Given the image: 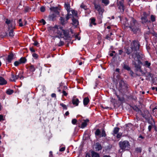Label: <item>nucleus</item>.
Listing matches in <instances>:
<instances>
[{
  "label": "nucleus",
  "mask_w": 157,
  "mask_h": 157,
  "mask_svg": "<svg viewBox=\"0 0 157 157\" xmlns=\"http://www.w3.org/2000/svg\"><path fill=\"white\" fill-rule=\"evenodd\" d=\"M59 28L58 26L56 25L52 29L59 35L58 36H55L54 38L58 37L60 39V38H63L64 39L67 40L70 37L68 30H63L61 27Z\"/></svg>",
  "instance_id": "f257e3e1"
},
{
  "label": "nucleus",
  "mask_w": 157,
  "mask_h": 157,
  "mask_svg": "<svg viewBox=\"0 0 157 157\" xmlns=\"http://www.w3.org/2000/svg\"><path fill=\"white\" fill-rule=\"evenodd\" d=\"M132 57L134 59V60L132 61V63L134 65L135 67L137 69V71H139L140 74H136L137 76H140L141 75H144L145 74L143 71L141 69L140 66L142 63L140 60V56L138 54L136 53L132 55Z\"/></svg>",
  "instance_id": "f03ea898"
},
{
  "label": "nucleus",
  "mask_w": 157,
  "mask_h": 157,
  "mask_svg": "<svg viewBox=\"0 0 157 157\" xmlns=\"http://www.w3.org/2000/svg\"><path fill=\"white\" fill-rule=\"evenodd\" d=\"M140 26L138 22L133 18H132L129 27L134 33H136L140 31Z\"/></svg>",
  "instance_id": "7ed1b4c3"
},
{
  "label": "nucleus",
  "mask_w": 157,
  "mask_h": 157,
  "mask_svg": "<svg viewBox=\"0 0 157 157\" xmlns=\"http://www.w3.org/2000/svg\"><path fill=\"white\" fill-rule=\"evenodd\" d=\"M119 147L122 151H124L128 150L130 148V145L129 142L127 140L121 141L119 143Z\"/></svg>",
  "instance_id": "20e7f679"
},
{
  "label": "nucleus",
  "mask_w": 157,
  "mask_h": 157,
  "mask_svg": "<svg viewBox=\"0 0 157 157\" xmlns=\"http://www.w3.org/2000/svg\"><path fill=\"white\" fill-rule=\"evenodd\" d=\"M140 46V45L138 41L134 40L132 42L131 44V47L132 51L134 52L132 55L136 53L140 55V54L136 52L139 50Z\"/></svg>",
  "instance_id": "39448f33"
},
{
  "label": "nucleus",
  "mask_w": 157,
  "mask_h": 157,
  "mask_svg": "<svg viewBox=\"0 0 157 157\" xmlns=\"http://www.w3.org/2000/svg\"><path fill=\"white\" fill-rule=\"evenodd\" d=\"M119 89L120 91L121 92H124L127 89L126 85L122 80H121L119 82Z\"/></svg>",
  "instance_id": "423d86ee"
},
{
  "label": "nucleus",
  "mask_w": 157,
  "mask_h": 157,
  "mask_svg": "<svg viewBox=\"0 0 157 157\" xmlns=\"http://www.w3.org/2000/svg\"><path fill=\"white\" fill-rule=\"evenodd\" d=\"M94 5L95 9L97 10L99 14H101L104 11L103 9L101 7L99 4L95 3Z\"/></svg>",
  "instance_id": "0eeeda50"
},
{
  "label": "nucleus",
  "mask_w": 157,
  "mask_h": 157,
  "mask_svg": "<svg viewBox=\"0 0 157 157\" xmlns=\"http://www.w3.org/2000/svg\"><path fill=\"white\" fill-rule=\"evenodd\" d=\"M13 56L14 55L13 53H10L8 56L6 60V64L11 63L13 59Z\"/></svg>",
  "instance_id": "6e6552de"
},
{
  "label": "nucleus",
  "mask_w": 157,
  "mask_h": 157,
  "mask_svg": "<svg viewBox=\"0 0 157 157\" xmlns=\"http://www.w3.org/2000/svg\"><path fill=\"white\" fill-rule=\"evenodd\" d=\"M6 23L8 25L9 29H13L14 28V26H12V25L14 24L13 22L12 21H11L8 19H6Z\"/></svg>",
  "instance_id": "1a4fd4ad"
},
{
  "label": "nucleus",
  "mask_w": 157,
  "mask_h": 157,
  "mask_svg": "<svg viewBox=\"0 0 157 157\" xmlns=\"http://www.w3.org/2000/svg\"><path fill=\"white\" fill-rule=\"evenodd\" d=\"M118 8L121 12L124 11V6L122 1H119L118 3Z\"/></svg>",
  "instance_id": "9d476101"
},
{
  "label": "nucleus",
  "mask_w": 157,
  "mask_h": 157,
  "mask_svg": "<svg viewBox=\"0 0 157 157\" xmlns=\"http://www.w3.org/2000/svg\"><path fill=\"white\" fill-rule=\"evenodd\" d=\"M72 102L73 105L77 106L78 105L79 101L78 98L74 97L72 98Z\"/></svg>",
  "instance_id": "9b49d317"
},
{
  "label": "nucleus",
  "mask_w": 157,
  "mask_h": 157,
  "mask_svg": "<svg viewBox=\"0 0 157 157\" xmlns=\"http://www.w3.org/2000/svg\"><path fill=\"white\" fill-rule=\"evenodd\" d=\"M125 129L127 131H130L132 130L133 128V125L131 123L126 124Z\"/></svg>",
  "instance_id": "f8f14e48"
},
{
  "label": "nucleus",
  "mask_w": 157,
  "mask_h": 157,
  "mask_svg": "<svg viewBox=\"0 0 157 157\" xmlns=\"http://www.w3.org/2000/svg\"><path fill=\"white\" fill-rule=\"evenodd\" d=\"M141 19L142 23H145L147 22L148 20L146 16V13H144V16L142 17Z\"/></svg>",
  "instance_id": "ddd939ff"
},
{
  "label": "nucleus",
  "mask_w": 157,
  "mask_h": 157,
  "mask_svg": "<svg viewBox=\"0 0 157 157\" xmlns=\"http://www.w3.org/2000/svg\"><path fill=\"white\" fill-rule=\"evenodd\" d=\"M7 82L4 78L0 76V85H3L7 84Z\"/></svg>",
  "instance_id": "4468645a"
},
{
  "label": "nucleus",
  "mask_w": 157,
  "mask_h": 157,
  "mask_svg": "<svg viewBox=\"0 0 157 157\" xmlns=\"http://www.w3.org/2000/svg\"><path fill=\"white\" fill-rule=\"evenodd\" d=\"M19 74L14 75L13 74H12L11 75V81L15 82L17 79L19 78Z\"/></svg>",
  "instance_id": "2eb2a0df"
},
{
  "label": "nucleus",
  "mask_w": 157,
  "mask_h": 157,
  "mask_svg": "<svg viewBox=\"0 0 157 157\" xmlns=\"http://www.w3.org/2000/svg\"><path fill=\"white\" fill-rule=\"evenodd\" d=\"M89 121V120L88 119H86L84 121V122H82L81 126V128H83L86 127L87 125V122Z\"/></svg>",
  "instance_id": "dca6fc26"
},
{
  "label": "nucleus",
  "mask_w": 157,
  "mask_h": 157,
  "mask_svg": "<svg viewBox=\"0 0 157 157\" xmlns=\"http://www.w3.org/2000/svg\"><path fill=\"white\" fill-rule=\"evenodd\" d=\"M72 24L73 25L75 26V27H77L78 25V21L76 19L73 18L72 19Z\"/></svg>",
  "instance_id": "f3484780"
},
{
  "label": "nucleus",
  "mask_w": 157,
  "mask_h": 157,
  "mask_svg": "<svg viewBox=\"0 0 157 157\" xmlns=\"http://www.w3.org/2000/svg\"><path fill=\"white\" fill-rule=\"evenodd\" d=\"M95 148L96 151H99L101 149L102 147L101 145L98 143H96Z\"/></svg>",
  "instance_id": "a211bd4d"
},
{
  "label": "nucleus",
  "mask_w": 157,
  "mask_h": 157,
  "mask_svg": "<svg viewBox=\"0 0 157 157\" xmlns=\"http://www.w3.org/2000/svg\"><path fill=\"white\" fill-rule=\"evenodd\" d=\"M89 102V99L88 97H86L83 100V103L84 105L86 106L87 105Z\"/></svg>",
  "instance_id": "6ab92c4d"
},
{
  "label": "nucleus",
  "mask_w": 157,
  "mask_h": 157,
  "mask_svg": "<svg viewBox=\"0 0 157 157\" xmlns=\"http://www.w3.org/2000/svg\"><path fill=\"white\" fill-rule=\"evenodd\" d=\"M19 60L21 63L22 64L25 63L27 61V59L25 57H22L19 59Z\"/></svg>",
  "instance_id": "aec40b11"
},
{
  "label": "nucleus",
  "mask_w": 157,
  "mask_h": 157,
  "mask_svg": "<svg viewBox=\"0 0 157 157\" xmlns=\"http://www.w3.org/2000/svg\"><path fill=\"white\" fill-rule=\"evenodd\" d=\"M56 17L55 14L52 13L50 14L48 16V19L49 21H53Z\"/></svg>",
  "instance_id": "412c9836"
},
{
  "label": "nucleus",
  "mask_w": 157,
  "mask_h": 157,
  "mask_svg": "<svg viewBox=\"0 0 157 157\" xmlns=\"http://www.w3.org/2000/svg\"><path fill=\"white\" fill-rule=\"evenodd\" d=\"M60 20L61 21V23L62 25H64L65 23H67V21L66 20H65V18H63L62 17H60Z\"/></svg>",
  "instance_id": "4be33fe9"
},
{
  "label": "nucleus",
  "mask_w": 157,
  "mask_h": 157,
  "mask_svg": "<svg viewBox=\"0 0 157 157\" xmlns=\"http://www.w3.org/2000/svg\"><path fill=\"white\" fill-rule=\"evenodd\" d=\"M64 6L67 12H70V6L69 4L68 3H65Z\"/></svg>",
  "instance_id": "5701e85b"
},
{
  "label": "nucleus",
  "mask_w": 157,
  "mask_h": 157,
  "mask_svg": "<svg viewBox=\"0 0 157 157\" xmlns=\"http://www.w3.org/2000/svg\"><path fill=\"white\" fill-rule=\"evenodd\" d=\"M29 69L30 71L34 72L35 70L36 69L34 66L31 65L29 67Z\"/></svg>",
  "instance_id": "b1692460"
},
{
  "label": "nucleus",
  "mask_w": 157,
  "mask_h": 157,
  "mask_svg": "<svg viewBox=\"0 0 157 157\" xmlns=\"http://www.w3.org/2000/svg\"><path fill=\"white\" fill-rule=\"evenodd\" d=\"M91 153L92 157H99V154L94 151H92Z\"/></svg>",
  "instance_id": "393cba45"
},
{
  "label": "nucleus",
  "mask_w": 157,
  "mask_h": 157,
  "mask_svg": "<svg viewBox=\"0 0 157 157\" xmlns=\"http://www.w3.org/2000/svg\"><path fill=\"white\" fill-rule=\"evenodd\" d=\"M119 128L118 127H116L114 128L113 131V134L114 135L117 133L119 132Z\"/></svg>",
  "instance_id": "a878e982"
},
{
  "label": "nucleus",
  "mask_w": 157,
  "mask_h": 157,
  "mask_svg": "<svg viewBox=\"0 0 157 157\" xmlns=\"http://www.w3.org/2000/svg\"><path fill=\"white\" fill-rule=\"evenodd\" d=\"M101 2L105 6H107L109 3V0H101Z\"/></svg>",
  "instance_id": "bb28decb"
},
{
  "label": "nucleus",
  "mask_w": 157,
  "mask_h": 157,
  "mask_svg": "<svg viewBox=\"0 0 157 157\" xmlns=\"http://www.w3.org/2000/svg\"><path fill=\"white\" fill-rule=\"evenodd\" d=\"M90 20L91 21L90 24H92L94 25H96V23L95 22V19L94 18H91L90 19ZM90 26H92L91 24H90Z\"/></svg>",
  "instance_id": "cd10ccee"
},
{
  "label": "nucleus",
  "mask_w": 157,
  "mask_h": 157,
  "mask_svg": "<svg viewBox=\"0 0 157 157\" xmlns=\"http://www.w3.org/2000/svg\"><path fill=\"white\" fill-rule=\"evenodd\" d=\"M13 92V90L10 89L7 90L6 91V94L8 95H11L12 94Z\"/></svg>",
  "instance_id": "c85d7f7f"
},
{
  "label": "nucleus",
  "mask_w": 157,
  "mask_h": 157,
  "mask_svg": "<svg viewBox=\"0 0 157 157\" xmlns=\"http://www.w3.org/2000/svg\"><path fill=\"white\" fill-rule=\"evenodd\" d=\"M100 133L101 131L100 130L98 129H97L95 132V135L96 136H99L100 134Z\"/></svg>",
  "instance_id": "c756f323"
},
{
  "label": "nucleus",
  "mask_w": 157,
  "mask_h": 157,
  "mask_svg": "<svg viewBox=\"0 0 157 157\" xmlns=\"http://www.w3.org/2000/svg\"><path fill=\"white\" fill-rule=\"evenodd\" d=\"M106 136V134L104 130H103L102 131L101 134L100 135V137H105Z\"/></svg>",
  "instance_id": "7c9ffc66"
},
{
  "label": "nucleus",
  "mask_w": 157,
  "mask_h": 157,
  "mask_svg": "<svg viewBox=\"0 0 157 157\" xmlns=\"http://www.w3.org/2000/svg\"><path fill=\"white\" fill-rule=\"evenodd\" d=\"M9 36L12 37L14 36V35L13 33V29L10 30L9 32Z\"/></svg>",
  "instance_id": "2f4dec72"
},
{
  "label": "nucleus",
  "mask_w": 157,
  "mask_h": 157,
  "mask_svg": "<svg viewBox=\"0 0 157 157\" xmlns=\"http://www.w3.org/2000/svg\"><path fill=\"white\" fill-rule=\"evenodd\" d=\"M63 85V84L62 83H61L60 84V89H63V90H66L67 89V88L66 86H63V87H62V86Z\"/></svg>",
  "instance_id": "473e14b6"
},
{
  "label": "nucleus",
  "mask_w": 157,
  "mask_h": 157,
  "mask_svg": "<svg viewBox=\"0 0 157 157\" xmlns=\"http://www.w3.org/2000/svg\"><path fill=\"white\" fill-rule=\"evenodd\" d=\"M21 64L20 62V61L19 60L17 61H15L14 63V65L16 66H18L19 64Z\"/></svg>",
  "instance_id": "72a5a7b5"
},
{
  "label": "nucleus",
  "mask_w": 157,
  "mask_h": 157,
  "mask_svg": "<svg viewBox=\"0 0 157 157\" xmlns=\"http://www.w3.org/2000/svg\"><path fill=\"white\" fill-rule=\"evenodd\" d=\"M71 13L74 16L76 17L77 16V13L76 11L74 10H71Z\"/></svg>",
  "instance_id": "f704fd0d"
},
{
  "label": "nucleus",
  "mask_w": 157,
  "mask_h": 157,
  "mask_svg": "<svg viewBox=\"0 0 157 157\" xmlns=\"http://www.w3.org/2000/svg\"><path fill=\"white\" fill-rule=\"evenodd\" d=\"M145 65L147 67H149L151 65V63L148 62L147 61H146L145 62Z\"/></svg>",
  "instance_id": "c9c22d12"
},
{
  "label": "nucleus",
  "mask_w": 157,
  "mask_h": 157,
  "mask_svg": "<svg viewBox=\"0 0 157 157\" xmlns=\"http://www.w3.org/2000/svg\"><path fill=\"white\" fill-rule=\"evenodd\" d=\"M80 7L81 8L83 9L84 10H86L87 9V7L83 3H82L80 5Z\"/></svg>",
  "instance_id": "e433bc0d"
},
{
  "label": "nucleus",
  "mask_w": 157,
  "mask_h": 157,
  "mask_svg": "<svg viewBox=\"0 0 157 157\" xmlns=\"http://www.w3.org/2000/svg\"><path fill=\"white\" fill-rule=\"evenodd\" d=\"M60 105L63 108V109H67V106L64 104L62 103L60 104Z\"/></svg>",
  "instance_id": "4c0bfd02"
},
{
  "label": "nucleus",
  "mask_w": 157,
  "mask_h": 157,
  "mask_svg": "<svg viewBox=\"0 0 157 157\" xmlns=\"http://www.w3.org/2000/svg\"><path fill=\"white\" fill-rule=\"evenodd\" d=\"M59 43H58L57 44L59 46H60L63 45L64 44L63 42V41H62L61 40H60V39L59 38Z\"/></svg>",
  "instance_id": "58836bf2"
},
{
  "label": "nucleus",
  "mask_w": 157,
  "mask_h": 157,
  "mask_svg": "<svg viewBox=\"0 0 157 157\" xmlns=\"http://www.w3.org/2000/svg\"><path fill=\"white\" fill-rule=\"evenodd\" d=\"M124 68L126 69L127 70L129 71L130 70V68L128 66L126 65V64H124L123 67Z\"/></svg>",
  "instance_id": "ea45409f"
},
{
  "label": "nucleus",
  "mask_w": 157,
  "mask_h": 157,
  "mask_svg": "<svg viewBox=\"0 0 157 157\" xmlns=\"http://www.w3.org/2000/svg\"><path fill=\"white\" fill-rule=\"evenodd\" d=\"M32 56L35 59H37L38 57V55L35 53H33L32 54Z\"/></svg>",
  "instance_id": "a19ab883"
},
{
  "label": "nucleus",
  "mask_w": 157,
  "mask_h": 157,
  "mask_svg": "<svg viewBox=\"0 0 157 157\" xmlns=\"http://www.w3.org/2000/svg\"><path fill=\"white\" fill-rule=\"evenodd\" d=\"M21 19H20L19 20V25L20 26L22 27L23 26V25L22 23V21H21Z\"/></svg>",
  "instance_id": "79ce46f5"
},
{
  "label": "nucleus",
  "mask_w": 157,
  "mask_h": 157,
  "mask_svg": "<svg viewBox=\"0 0 157 157\" xmlns=\"http://www.w3.org/2000/svg\"><path fill=\"white\" fill-rule=\"evenodd\" d=\"M136 151L138 152H141V148L140 147L136 148Z\"/></svg>",
  "instance_id": "37998d69"
},
{
  "label": "nucleus",
  "mask_w": 157,
  "mask_h": 157,
  "mask_svg": "<svg viewBox=\"0 0 157 157\" xmlns=\"http://www.w3.org/2000/svg\"><path fill=\"white\" fill-rule=\"evenodd\" d=\"M117 98H118L119 100L120 101H124V98L122 97L121 98L119 96V95H117Z\"/></svg>",
  "instance_id": "c03bdc74"
},
{
  "label": "nucleus",
  "mask_w": 157,
  "mask_h": 157,
  "mask_svg": "<svg viewBox=\"0 0 157 157\" xmlns=\"http://www.w3.org/2000/svg\"><path fill=\"white\" fill-rule=\"evenodd\" d=\"M62 93L63 94V96H67L68 94V93L65 90H63Z\"/></svg>",
  "instance_id": "a18cd8bd"
},
{
  "label": "nucleus",
  "mask_w": 157,
  "mask_h": 157,
  "mask_svg": "<svg viewBox=\"0 0 157 157\" xmlns=\"http://www.w3.org/2000/svg\"><path fill=\"white\" fill-rule=\"evenodd\" d=\"M151 21L153 22L154 21H155V16L153 15H151Z\"/></svg>",
  "instance_id": "49530a36"
},
{
  "label": "nucleus",
  "mask_w": 157,
  "mask_h": 157,
  "mask_svg": "<svg viewBox=\"0 0 157 157\" xmlns=\"http://www.w3.org/2000/svg\"><path fill=\"white\" fill-rule=\"evenodd\" d=\"M133 109L137 112H139V111H140V110L136 106L134 107Z\"/></svg>",
  "instance_id": "de8ad7c7"
},
{
  "label": "nucleus",
  "mask_w": 157,
  "mask_h": 157,
  "mask_svg": "<svg viewBox=\"0 0 157 157\" xmlns=\"http://www.w3.org/2000/svg\"><path fill=\"white\" fill-rule=\"evenodd\" d=\"M71 15V14H69L68 13L67 14L66 17V20L67 21V20L69 19L70 18V16Z\"/></svg>",
  "instance_id": "09e8293b"
},
{
  "label": "nucleus",
  "mask_w": 157,
  "mask_h": 157,
  "mask_svg": "<svg viewBox=\"0 0 157 157\" xmlns=\"http://www.w3.org/2000/svg\"><path fill=\"white\" fill-rule=\"evenodd\" d=\"M77 122V120L75 119H74L72 120V123L73 124H75Z\"/></svg>",
  "instance_id": "8fccbe9b"
},
{
  "label": "nucleus",
  "mask_w": 157,
  "mask_h": 157,
  "mask_svg": "<svg viewBox=\"0 0 157 157\" xmlns=\"http://www.w3.org/2000/svg\"><path fill=\"white\" fill-rule=\"evenodd\" d=\"M40 10L42 12H44L45 10V8L44 6H42L40 8Z\"/></svg>",
  "instance_id": "3c124183"
},
{
  "label": "nucleus",
  "mask_w": 157,
  "mask_h": 157,
  "mask_svg": "<svg viewBox=\"0 0 157 157\" xmlns=\"http://www.w3.org/2000/svg\"><path fill=\"white\" fill-rule=\"evenodd\" d=\"M40 22L43 23V24L44 25L46 23L44 19H42L40 21Z\"/></svg>",
  "instance_id": "603ef678"
},
{
  "label": "nucleus",
  "mask_w": 157,
  "mask_h": 157,
  "mask_svg": "<svg viewBox=\"0 0 157 157\" xmlns=\"http://www.w3.org/2000/svg\"><path fill=\"white\" fill-rule=\"evenodd\" d=\"M18 74H19V78H20L21 79H23V77L22 74L21 73H19Z\"/></svg>",
  "instance_id": "864d4df0"
},
{
  "label": "nucleus",
  "mask_w": 157,
  "mask_h": 157,
  "mask_svg": "<svg viewBox=\"0 0 157 157\" xmlns=\"http://www.w3.org/2000/svg\"><path fill=\"white\" fill-rule=\"evenodd\" d=\"M65 147H63L60 148L59 151H63L65 150Z\"/></svg>",
  "instance_id": "5fc2aeb1"
},
{
  "label": "nucleus",
  "mask_w": 157,
  "mask_h": 157,
  "mask_svg": "<svg viewBox=\"0 0 157 157\" xmlns=\"http://www.w3.org/2000/svg\"><path fill=\"white\" fill-rule=\"evenodd\" d=\"M121 135L122 134L121 133H118L117 135V138H119L121 137Z\"/></svg>",
  "instance_id": "6e6d98bb"
},
{
  "label": "nucleus",
  "mask_w": 157,
  "mask_h": 157,
  "mask_svg": "<svg viewBox=\"0 0 157 157\" xmlns=\"http://www.w3.org/2000/svg\"><path fill=\"white\" fill-rule=\"evenodd\" d=\"M39 43L37 41H35L33 43V45L35 46H37Z\"/></svg>",
  "instance_id": "4d7b16f0"
},
{
  "label": "nucleus",
  "mask_w": 157,
  "mask_h": 157,
  "mask_svg": "<svg viewBox=\"0 0 157 157\" xmlns=\"http://www.w3.org/2000/svg\"><path fill=\"white\" fill-rule=\"evenodd\" d=\"M51 96L52 98H55L56 97V94L55 93H52L51 94Z\"/></svg>",
  "instance_id": "13d9d810"
},
{
  "label": "nucleus",
  "mask_w": 157,
  "mask_h": 157,
  "mask_svg": "<svg viewBox=\"0 0 157 157\" xmlns=\"http://www.w3.org/2000/svg\"><path fill=\"white\" fill-rule=\"evenodd\" d=\"M152 128V126L151 125H149L148 127V129L149 131H151V130Z\"/></svg>",
  "instance_id": "bf43d9fd"
},
{
  "label": "nucleus",
  "mask_w": 157,
  "mask_h": 157,
  "mask_svg": "<svg viewBox=\"0 0 157 157\" xmlns=\"http://www.w3.org/2000/svg\"><path fill=\"white\" fill-rule=\"evenodd\" d=\"M30 50L31 52H35V50L32 48L30 47Z\"/></svg>",
  "instance_id": "052dcab7"
},
{
  "label": "nucleus",
  "mask_w": 157,
  "mask_h": 157,
  "mask_svg": "<svg viewBox=\"0 0 157 157\" xmlns=\"http://www.w3.org/2000/svg\"><path fill=\"white\" fill-rule=\"evenodd\" d=\"M129 73L131 76H133V74H134V73L133 72V71H132L130 70Z\"/></svg>",
  "instance_id": "680f3d73"
},
{
  "label": "nucleus",
  "mask_w": 157,
  "mask_h": 157,
  "mask_svg": "<svg viewBox=\"0 0 157 157\" xmlns=\"http://www.w3.org/2000/svg\"><path fill=\"white\" fill-rule=\"evenodd\" d=\"M3 120V116L2 115H0V121H1Z\"/></svg>",
  "instance_id": "e2e57ef3"
},
{
  "label": "nucleus",
  "mask_w": 157,
  "mask_h": 157,
  "mask_svg": "<svg viewBox=\"0 0 157 157\" xmlns=\"http://www.w3.org/2000/svg\"><path fill=\"white\" fill-rule=\"evenodd\" d=\"M123 53V51L122 50H119V53L120 55H121Z\"/></svg>",
  "instance_id": "0e129e2a"
},
{
  "label": "nucleus",
  "mask_w": 157,
  "mask_h": 157,
  "mask_svg": "<svg viewBox=\"0 0 157 157\" xmlns=\"http://www.w3.org/2000/svg\"><path fill=\"white\" fill-rule=\"evenodd\" d=\"M69 112H68V111H67L66 112L65 115L66 116H68V115H69Z\"/></svg>",
  "instance_id": "69168bd1"
},
{
  "label": "nucleus",
  "mask_w": 157,
  "mask_h": 157,
  "mask_svg": "<svg viewBox=\"0 0 157 157\" xmlns=\"http://www.w3.org/2000/svg\"><path fill=\"white\" fill-rule=\"evenodd\" d=\"M76 38H77L78 40H80V38L79 37L78 35H76L75 36Z\"/></svg>",
  "instance_id": "338daca9"
},
{
  "label": "nucleus",
  "mask_w": 157,
  "mask_h": 157,
  "mask_svg": "<svg viewBox=\"0 0 157 157\" xmlns=\"http://www.w3.org/2000/svg\"><path fill=\"white\" fill-rule=\"evenodd\" d=\"M86 157H91V156L89 154H87L86 156Z\"/></svg>",
  "instance_id": "774afa93"
}]
</instances>
